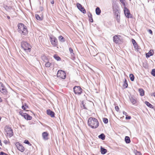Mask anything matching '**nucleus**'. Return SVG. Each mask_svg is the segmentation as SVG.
I'll use <instances>...</instances> for the list:
<instances>
[{
  "label": "nucleus",
  "instance_id": "1",
  "mask_svg": "<svg viewBox=\"0 0 155 155\" xmlns=\"http://www.w3.org/2000/svg\"><path fill=\"white\" fill-rule=\"evenodd\" d=\"M88 125L92 128H96L99 125V123L97 120L94 117H90L88 120Z\"/></svg>",
  "mask_w": 155,
  "mask_h": 155
},
{
  "label": "nucleus",
  "instance_id": "2",
  "mask_svg": "<svg viewBox=\"0 0 155 155\" xmlns=\"http://www.w3.org/2000/svg\"><path fill=\"white\" fill-rule=\"evenodd\" d=\"M18 31L21 34L24 35L28 33V31L27 27L22 23H19L18 25Z\"/></svg>",
  "mask_w": 155,
  "mask_h": 155
},
{
  "label": "nucleus",
  "instance_id": "3",
  "mask_svg": "<svg viewBox=\"0 0 155 155\" xmlns=\"http://www.w3.org/2000/svg\"><path fill=\"white\" fill-rule=\"evenodd\" d=\"M21 46L26 52L27 53L30 52L31 48V46L27 41H22L21 42Z\"/></svg>",
  "mask_w": 155,
  "mask_h": 155
},
{
  "label": "nucleus",
  "instance_id": "4",
  "mask_svg": "<svg viewBox=\"0 0 155 155\" xmlns=\"http://www.w3.org/2000/svg\"><path fill=\"white\" fill-rule=\"evenodd\" d=\"M58 77H59L62 79H65L66 77V74L64 71L59 70L57 74Z\"/></svg>",
  "mask_w": 155,
  "mask_h": 155
},
{
  "label": "nucleus",
  "instance_id": "5",
  "mask_svg": "<svg viewBox=\"0 0 155 155\" xmlns=\"http://www.w3.org/2000/svg\"><path fill=\"white\" fill-rule=\"evenodd\" d=\"M74 91L75 94L80 95L82 93V89L79 86H75L73 87Z\"/></svg>",
  "mask_w": 155,
  "mask_h": 155
},
{
  "label": "nucleus",
  "instance_id": "6",
  "mask_svg": "<svg viewBox=\"0 0 155 155\" xmlns=\"http://www.w3.org/2000/svg\"><path fill=\"white\" fill-rule=\"evenodd\" d=\"M124 13L125 15L128 18H132V16L130 14V12L129 9L126 7H124Z\"/></svg>",
  "mask_w": 155,
  "mask_h": 155
},
{
  "label": "nucleus",
  "instance_id": "7",
  "mask_svg": "<svg viewBox=\"0 0 155 155\" xmlns=\"http://www.w3.org/2000/svg\"><path fill=\"white\" fill-rule=\"evenodd\" d=\"M5 130L7 134L10 137H11L13 136V132L12 130L11 127L7 126L5 127Z\"/></svg>",
  "mask_w": 155,
  "mask_h": 155
},
{
  "label": "nucleus",
  "instance_id": "8",
  "mask_svg": "<svg viewBox=\"0 0 155 155\" xmlns=\"http://www.w3.org/2000/svg\"><path fill=\"white\" fill-rule=\"evenodd\" d=\"M50 41L52 45L54 47H56L58 45V41L57 38L53 36L52 37H50Z\"/></svg>",
  "mask_w": 155,
  "mask_h": 155
},
{
  "label": "nucleus",
  "instance_id": "9",
  "mask_svg": "<svg viewBox=\"0 0 155 155\" xmlns=\"http://www.w3.org/2000/svg\"><path fill=\"white\" fill-rule=\"evenodd\" d=\"M15 146L21 152H23L25 151V149L24 147L21 143L19 142H16L15 143Z\"/></svg>",
  "mask_w": 155,
  "mask_h": 155
},
{
  "label": "nucleus",
  "instance_id": "10",
  "mask_svg": "<svg viewBox=\"0 0 155 155\" xmlns=\"http://www.w3.org/2000/svg\"><path fill=\"white\" fill-rule=\"evenodd\" d=\"M120 35H117L114 36L113 37V40L114 42L116 44H118L120 40Z\"/></svg>",
  "mask_w": 155,
  "mask_h": 155
},
{
  "label": "nucleus",
  "instance_id": "11",
  "mask_svg": "<svg viewBox=\"0 0 155 155\" xmlns=\"http://www.w3.org/2000/svg\"><path fill=\"white\" fill-rule=\"evenodd\" d=\"M47 114L50 116L51 117H55V113L52 111L50 109H48L47 110Z\"/></svg>",
  "mask_w": 155,
  "mask_h": 155
},
{
  "label": "nucleus",
  "instance_id": "12",
  "mask_svg": "<svg viewBox=\"0 0 155 155\" xmlns=\"http://www.w3.org/2000/svg\"><path fill=\"white\" fill-rule=\"evenodd\" d=\"M48 134L46 132H45L42 133V136L43 139L45 140H47L48 139Z\"/></svg>",
  "mask_w": 155,
  "mask_h": 155
},
{
  "label": "nucleus",
  "instance_id": "13",
  "mask_svg": "<svg viewBox=\"0 0 155 155\" xmlns=\"http://www.w3.org/2000/svg\"><path fill=\"white\" fill-rule=\"evenodd\" d=\"M132 42V44L134 46V48L136 49H138V46L137 43L135 40L134 39H131Z\"/></svg>",
  "mask_w": 155,
  "mask_h": 155
},
{
  "label": "nucleus",
  "instance_id": "14",
  "mask_svg": "<svg viewBox=\"0 0 155 155\" xmlns=\"http://www.w3.org/2000/svg\"><path fill=\"white\" fill-rule=\"evenodd\" d=\"M0 91L4 94H6L7 93V91L6 89L5 86H4L3 87L1 88L0 89Z\"/></svg>",
  "mask_w": 155,
  "mask_h": 155
},
{
  "label": "nucleus",
  "instance_id": "15",
  "mask_svg": "<svg viewBox=\"0 0 155 155\" xmlns=\"http://www.w3.org/2000/svg\"><path fill=\"white\" fill-rule=\"evenodd\" d=\"M153 52L151 50H150L148 53L146 54V56L147 58H149L150 56H153Z\"/></svg>",
  "mask_w": 155,
  "mask_h": 155
},
{
  "label": "nucleus",
  "instance_id": "16",
  "mask_svg": "<svg viewBox=\"0 0 155 155\" xmlns=\"http://www.w3.org/2000/svg\"><path fill=\"white\" fill-rule=\"evenodd\" d=\"M130 101L134 105L137 102L136 99L133 97H131L130 98Z\"/></svg>",
  "mask_w": 155,
  "mask_h": 155
},
{
  "label": "nucleus",
  "instance_id": "17",
  "mask_svg": "<svg viewBox=\"0 0 155 155\" xmlns=\"http://www.w3.org/2000/svg\"><path fill=\"white\" fill-rule=\"evenodd\" d=\"M101 151L102 154H104L107 153V150L101 146Z\"/></svg>",
  "mask_w": 155,
  "mask_h": 155
},
{
  "label": "nucleus",
  "instance_id": "18",
  "mask_svg": "<svg viewBox=\"0 0 155 155\" xmlns=\"http://www.w3.org/2000/svg\"><path fill=\"white\" fill-rule=\"evenodd\" d=\"M95 12L97 15H99L101 12V11L98 7L96 8L95 9Z\"/></svg>",
  "mask_w": 155,
  "mask_h": 155
},
{
  "label": "nucleus",
  "instance_id": "19",
  "mask_svg": "<svg viewBox=\"0 0 155 155\" xmlns=\"http://www.w3.org/2000/svg\"><path fill=\"white\" fill-rule=\"evenodd\" d=\"M125 141L126 143H129L130 142V137L126 136L125 137Z\"/></svg>",
  "mask_w": 155,
  "mask_h": 155
},
{
  "label": "nucleus",
  "instance_id": "20",
  "mask_svg": "<svg viewBox=\"0 0 155 155\" xmlns=\"http://www.w3.org/2000/svg\"><path fill=\"white\" fill-rule=\"evenodd\" d=\"M114 15L116 19L118 22H119L120 21V16L119 15L118 13H114Z\"/></svg>",
  "mask_w": 155,
  "mask_h": 155
},
{
  "label": "nucleus",
  "instance_id": "21",
  "mask_svg": "<svg viewBox=\"0 0 155 155\" xmlns=\"http://www.w3.org/2000/svg\"><path fill=\"white\" fill-rule=\"evenodd\" d=\"M98 137L99 138L104 140L105 139V136L104 134L102 133L98 136Z\"/></svg>",
  "mask_w": 155,
  "mask_h": 155
},
{
  "label": "nucleus",
  "instance_id": "22",
  "mask_svg": "<svg viewBox=\"0 0 155 155\" xmlns=\"http://www.w3.org/2000/svg\"><path fill=\"white\" fill-rule=\"evenodd\" d=\"M24 118L28 120H30L32 119V117L27 113Z\"/></svg>",
  "mask_w": 155,
  "mask_h": 155
},
{
  "label": "nucleus",
  "instance_id": "23",
  "mask_svg": "<svg viewBox=\"0 0 155 155\" xmlns=\"http://www.w3.org/2000/svg\"><path fill=\"white\" fill-rule=\"evenodd\" d=\"M88 16L89 18V21L91 22H93V20L92 18V15L90 12H89L88 14Z\"/></svg>",
  "mask_w": 155,
  "mask_h": 155
},
{
  "label": "nucleus",
  "instance_id": "24",
  "mask_svg": "<svg viewBox=\"0 0 155 155\" xmlns=\"http://www.w3.org/2000/svg\"><path fill=\"white\" fill-rule=\"evenodd\" d=\"M128 84L127 80L126 79H125L124 84H123V87L124 88H126L127 87Z\"/></svg>",
  "mask_w": 155,
  "mask_h": 155
},
{
  "label": "nucleus",
  "instance_id": "25",
  "mask_svg": "<svg viewBox=\"0 0 155 155\" xmlns=\"http://www.w3.org/2000/svg\"><path fill=\"white\" fill-rule=\"evenodd\" d=\"M145 104L147 105L148 107L150 108H153V106L149 102L147 101H145Z\"/></svg>",
  "mask_w": 155,
  "mask_h": 155
},
{
  "label": "nucleus",
  "instance_id": "26",
  "mask_svg": "<svg viewBox=\"0 0 155 155\" xmlns=\"http://www.w3.org/2000/svg\"><path fill=\"white\" fill-rule=\"evenodd\" d=\"M140 95L141 96H143L144 95V90L142 88H140L139 89Z\"/></svg>",
  "mask_w": 155,
  "mask_h": 155
},
{
  "label": "nucleus",
  "instance_id": "27",
  "mask_svg": "<svg viewBox=\"0 0 155 155\" xmlns=\"http://www.w3.org/2000/svg\"><path fill=\"white\" fill-rule=\"evenodd\" d=\"M21 108L23 110H25L26 108H28V107L26 103H25L24 104L22 103V105L21 107Z\"/></svg>",
  "mask_w": 155,
  "mask_h": 155
},
{
  "label": "nucleus",
  "instance_id": "28",
  "mask_svg": "<svg viewBox=\"0 0 155 155\" xmlns=\"http://www.w3.org/2000/svg\"><path fill=\"white\" fill-rule=\"evenodd\" d=\"M35 17L36 19L38 20L42 21L43 20L42 18L40 17L38 14H35Z\"/></svg>",
  "mask_w": 155,
  "mask_h": 155
},
{
  "label": "nucleus",
  "instance_id": "29",
  "mask_svg": "<svg viewBox=\"0 0 155 155\" xmlns=\"http://www.w3.org/2000/svg\"><path fill=\"white\" fill-rule=\"evenodd\" d=\"M53 57L54 58H55L57 61H59L61 60V58L57 54H54L53 56Z\"/></svg>",
  "mask_w": 155,
  "mask_h": 155
},
{
  "label": "nucleus",
  "instance_id": "30",
  "mask_svg": "<svg viewBox=\"0 0 155 155\" xmlns=\"http://www.w3.org/2000/svg\"><path fill=\"white\" fill-rule=\"evenodd\" d=\"M59 40L61 42H64L65 41V39L61 35H60L58 37Z\"/></svg>",
  "mask_w": 155,
  "mask_h": 155
},
{
  "label": "nucleus",
  "instance_id": "31",
  "mask_svg": "<svg viewBox=\"0 0 155 155\" xmlns=\"http://www.w3.org/2000/svg\"><path fill=\"white\" fill-rule=\"evenodd\" d=\"M129 77L131 81H134V76L133 74H130Z\"/></svg>",
  "mask_w": 155,
  "mask_h": 155
},
{
  "label": "nucleus",
  "instance_id": "32",
  "mask_svg": "<svg viewBox=\"0 0 155 155\" xmlns=\"http://www.w3.org/2000/svg\"><path fill=\"white\" fill-rule=\"evenodd\" d=\"M19 114L20 115L25 118L27 113H23L22 110H21L19 112Z\"/></svg>",
  "mask_w": 155,
  "mask_h": 155
},
{
  "label": "nucleus",
  "instance_id": "33",
  "mask_svg": "<svg viewBox=\"0 0 155 155\" xmlns=\"http://www.w3.org/2000/svg\"><path fill=\"white\" fill-rule=\"evenodd\" d=\"M79 10L83 14H85L86 13L85 9L83 7L81 8L80 9H79Z\"/></svg>",
  "mask_w": 155,
  "mask_h": 155
},
{
  "label": "nucleus",
  "instance_id": "34",
  "mask_svg": "<svg viewBox=\"0 0 155 155\" xmlns=\"http://www.w3.org/2000/svg\"><path fill=\"white\" fill-rule=\"evenodd\" d=\"M45 64V66L46 67L48 68L50 67L51 64V63H50L49 61L46 62Z\"/></svg>",
  "mask_w": 155,
  "mask_h": 155
},
{
  "label": "nucleus",
  "instance_id": "35",
  "mask_svg": "<svg viewBox=\"0 0 155 155\" xmlns=\"http://www.w3.org/2000/svg\"><path fill=\"white\" fill-rule=\"evenodd\" d=\"M134 153L135 154V155H142L140 152L136 150H134Z\"/></svg>",
  "mask_w": 155,
  "mask_h": 155
},
{
  "label": "nucleus",
  "instance_id": "36",
  "mask_svg": "<svg viewBox=\"0 0 155 155\" xmlns=\"http://www.w3.org/2000/svg\"><path fill=\"white\" fill-rule=\"evenodd\" d=\"M120 2L124 6V7H126V3L125 2V0H119Z\"/></svg>",
  "mask_w": 155,
  "mask_h": 155
},
{
  "label": "nucleus",
  "instance_id": "37",
  "mask_svg": "<svg viewBox=\"0 0 155 155\" xmlns=\"http://www.w3.org/2000/svg\"><path fill=\"white\" fill-rule=\"evenodd\" d=\"M69 51L71 54V55L72 56L74 55V54L73 52V51L72 49L70 47L69 48Z\"/></svg>",
  "mask_w": 155,
  "mask_h": 155
},
{
  "label": "nucleus",
  "instance_id": "38",
  "mask_svg": "<svg viewBox=\"0 0 155 155\" xmlns=\"http://www.w3.org/2000/svg\"><path fill=\"white\" fill-rule=\"evenodd\" d=\"M103 121L105 124H107L108 123V119L107 118H103Z\"/></svg>",
  "mask_w": 155,
  "mask_h": 155
},
{
  "label": "nucleus",
  "instance_id": "39",
  "mask_svg": "<svg viewBox=\"0 0 155 155\" xmlns=\"http://www.w3.org/2000/svg\"><path fill=\"white\" fill-rule=\"evenodd\" d=\"M24 143L25 144H28L29 146H31V144L27 140H25Z\"/></svg>",
  "mask_w": 155,
  "mask_h": 155
},
{
  "label": "nucleus",
  "instance_id": "40",
  "mask_svg": "<svg viewBox=\"0 0 155 155\" xmlns=\"http://www.w3.org/2000/svg\"><path fill=\"white\" fill-rule=\"evenodd\" d=\"M77 8L79 9H80L81 8H82L83 7L82 5L80 3H78L77 4Z\"/></svg>",
  "mask_w": 155,
  "mask_h": 155
},
{
  "label": "nucleus",
  "instance_id": "41",
  "mask_svg": "<svg viewBox=\"0 0 155 155\" xmlns=\"http://www.w3.org/2000/svg\"><path fill=\"white\" fill-rule=\"evenodd\" d=\"M81 105H82L83 108L85 109H87V108L85 107V104H84V101H81Z\"/></svg>",
  "mask_w": 155,
  "mask_h": 155
},
{
  "label": "nucleus",
  "instance_id": "42",
  "mask_svg": "<svg viewBox=\"0 0 155 155\" xmlns=\"http://www.w3.org/2000/svg\"><path fill=\"white\" fill-rule=\"evenodd\" d=\"M151 74L153 76H155V69H153L152 70Z\"/></svg>",
  "mask_w": 155,
  "mask_h": 155
},
{
  "label": "nucleus",
  "instance_id": "43",
  "mask_svg": "<svg viewBox=\"0 0 155 155\" xmlns=\"http://www.w3.org/2000/svg\"><path fill=\"white\" fill-rule=\"evenodd\" d=\"M113 10L114 13H117V12L118 13V10L117 8H113Z\"/></svg>",
  "mask_w": 155,
  "mask_h": 155
},
{
  "label": "nucleus",
  "instance_id": "44",
  "mask_svg": "<svg viewBox=\"0 0 155 155\" xmlns=\"http://www.w3.org/2000/svg\"><path fill=\"white\" fill-rule=\"evenodd\" d=\"M0 155H8L7 154L4 153L3 151L0 152Z\"/></svg>",
  "mask_w": 155,
  "mask_h": 155
},
{
  "label": "nucleus",
  "instance_id": "45",
  "mask_svg": "<svg viewBox=\"0 0 155 155\" xmlns=\"http://www.w3.org/2000/svg\"><path fill=\"white\" fill-rule=\"evenodd\" d=\"M131 117L130 116H128V115L126 116L125 119L126 120H130L131 119Z\"/></svg>",
  "mask_w": 155,
  "mask_h": 155
},
{
  "label": "nucleus",
  "instance_id": "46",
  "mask_svg": "<svg viewBox=\"0 0 155 155\" xmlns=\"http://www.w3.org/2000/svg\"><path fill=\"white\" fill-rule=\"evenodd\" d=\"M4 8L5 9V10H7L8 9H9V7L7 5H5L4 6Z\"/></svg>",
  "mask_w": 155,
  "mask_h": 155
},
{
  "label": "nucleus",
  "instance_id": "47",
  "mask_svg": "<svg viewBox=\"0 0 155 155\" xmlns=\"http://www.w3.org/2000/svg\"><path fill=\"white\" fill-rule=\"evenodd\" d=\"M115 109L116 111H118L119 110V108L118 106H116L115 107Z\"/></svg>",
  "mask_w": 155,
  "mask_h": 155
},
{
  "label": "nucleus",
  "instance_id": "48",
  "mask_svg": "<svg viewBox=\"0 0 155 155\" xmlns=\"http://www.w3.org/2000/svg\"><path fill=\"white\" fill-rule=\"evenodd\" d=\"M4 86L3 84L2 83V82H0V89H1V88L3 87Z\"/></svg>",
  "mask_w": 155,
  "mask_h": 155
},
{
  "label": "nucleus",
  "instance_id": "49",
  "mask_svg": "<svg viewBox=\"0 0 155 155\" xmlns=\"http://www.w3.org/2000/svg\"><path fill=\"white\" fill-rule=\"evenodd\" d=\"M148 31L150 34L151 35L153 34V32L151 30L149 29L148 30Z\"/></svg>",
  "mask_w": 155,
  "mask_h": 155
},
{
  "label": "nucleus",
  "instance_id": "50",
  "mask_svg": "<svg viewBox=\"0 0 155 155\" xmlns=\"http://www.w3.org/2000/svg\"><path fill=\"white\" fill-rule=\"evenodd\" d=\"M39 9L41 11H42L43 10V8L42 7L40 6L39 8Z\"/></svg>",
  "mask_w": 155,
  "mask_h": 155
},
{
  "label": "nucleus",
  "instance_id": "51",
  "mask_svg": "<svg viewBox=\"0 0 155 155\" xmlns=\"http://www.w3.org/2000/svg\"><path fill=\"white\" fill-rule=\"evenodd\" d=\"M123 114L124 115H126V116L127 115V112H125L124 111H123Z\"/></svg>",
  "mask_w": 155,
  "mask_h": 155
},
{
  "label": "nucleus",
  "instance_id": "52",
  "mask_svg": "<svg viewBox=\"0 0 155 155\" xmlns=\"http://www.w3.org/2000/svg\"><path fill=\"white\" fill-rule=\"evenodd\" d=\"M151 96H153L155 97V92L151 94Z\"/></svg>",
  "mask_w": 155,
  "mask_h": 155
},
{
  "label": "nucleus",
  "instance_id": "53",
  "mask_svg": "<svg viewBox=\"0 0 155 155\" xmlns=\"http://www.w3.org/2000/svg\"><path fill=\"white\" fill-rule=\"evenodd\" d=\"M51 3L52 4H54V2L53 0H51Z\"/></svg>",
  "mask_w": 155,
  "mask_h": 155
},
{
  "label": "nucleus",
  "instance_id": "54",
  "mask_svg": "<svg viewBox=\"0 0 155 155\" xmlns=\"http://www.w3.org/2000/svg\"><path fill=\"white\" fill-rule=\"evenodd\" d=\"M0 145L1 146L2 145V143L1 142V141L0 140Z\"/></svg>",
  "mask_w": 155,
  "mask_h": 155
},
{
  "label": "nucleus",
  "instance_id": "55",
  "mask_svg": "<svg viewBox=\"0 0 155 155\" xmlns=\"http://www.w3.org/2000/svg\"><path fill=\"white\" fill-rule=\"evenodd\" d=\"M4 143H5V144H7V140H5L4 141Z\"/></svg>",
  "mask_w": 155,
  "mask_h": 155
},
{
  "label": "nucleus",
  "instance_id": "56",
  "mask_svg": "<svg viewBox=\"0 0 155 155\" xmlns=\"http://www.w3.org/2000/svg\"><path fill=\"white\" fill-rule=\"evenodd\" d=\"M7 17L8 19H9L10 18V17L8 16H7Z\"/></svg>",
  "mask_w": 155,
  "mask_h": 155
},
{
  "label": "nucleus",
  "instance_id": "57",
  "mask_svg": "<svg viewBox=\"0 0 155 155\" xmlns=\"http://www.w3.org/2000/svg\"><path fill=\"white\" fill-rule=\"evenodd\" d=\"M2 101V100L1 97H0V102Z\"/></svg>",
  "mask_w": 155,
  "mask_h": 155
},
{
  "label": "nucleus",
  "instance_id": "58",
  "mask_svg": "<svg viewBox=\"0 0 155 155\" xmlns=\"http://www.w3.org/2000/svg\"><path fill=\"white\" fill-rule=\"evenodd\" d=\"M22 127H24V125H22Z\"/></svg>",
  "mask_w": 155,
  "mask_h": 155
},
{
  "label": "nucleus",
  "instance_id": "59",
  "mask_svg": "<svg viewBox=\"0 0 155 155\" xmlns=\"http://www.w3.org/2000/svg\"><path fill=\"white\" fill-rule=\"evenodd\" d=\"M1 149V148L0 147V149Z\"/></svg>",
  "mask_w": 155,
  "mask_h": 155
},
{
  "label": "nucleus",
  "instance_id": "60",
  "mask_svg": "<svg viewBox=\"0 0 155 155\" xmlns=\"http://www.w3.org/2000/svg\"><path fill=\"white\" fill-rule=\"evenodd\" d=\"M130 1L131 0H129Z\"/></svg>",
  "mask_w": 155,
  "mask_h": 155
}]
</instances>
